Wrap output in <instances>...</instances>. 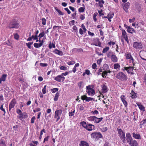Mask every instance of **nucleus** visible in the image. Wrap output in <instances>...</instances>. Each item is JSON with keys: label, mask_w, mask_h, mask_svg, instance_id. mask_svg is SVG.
<instances>
[{"label": "nucleus", "mask_w": 146, "mask_h": 146, "mask_svg": "<svg viewBox=\"0 0 146 146\" xmlns=\"http://www.w3.org/2000/svg\"><path fill=\"white\" fill-rule=\"evenodd\" d=\"M19 26V23L17 21H12L9 23V27L10 29L17 28Z\"/></svg>", "instance_id": "5"}, {"label": "nucleus", "mask_w": 146, "mask_h": 146, "mask_svg": "<svg viewBox=\"0 0 146 146\" xmlns=\"http://www.w3.org/2000/svg\"><path fill=\"white\" fill-rule=\"evenodd\" d=\"M14 38L16 40H18L19 38V35L17 33L14 34Z\"/></svg>", "instance_id": "37"}, {"label": "nucleus", "mask_w": 146, "mask_h": 146, "mask_svg": "<svg viewBox=\"0 0 146 146\" xmlns=\"http://www.w3.org/2000/svg\"><path fill=\"white\" fill-rule=\"evenodd\" d=\"M124 26L127 29V31L130 33L133 34L134 33H135V31L134 29L131 28L129 26H128L126 25H124Z\"/></svg>", "instance_id": "15"}, {"label": "nucleus", "mask_w": 146, "mask_h": 146, "mask_svg": "<svg viewBox=\"0 0 146 146\" xmlns=\"http://www.w3.org/2000/svg\"><path fill=\"white\" fill-rule=\"evenodd\" d=\"M6 44L9 46H11V47L13 48L12 44L11 43L10 41L8 40L7 42H6Z\"/></svg>", "instance_id": "47"}, {"label": "nucleus", "mask_w": 146, "mask_h": 146, "mask_svg": "<svg viewBox=\"0 0 146 146\" xmlns=\"http://www.w3.org/2000/svg\"><path fill=\"white\" fill-rule=\"evenodd\" d=\"M16 111L17 113L19 115V118H21L23 117V114L21 110L19 109H17Z\"/></svg>", "instance_id": "24"}, {"label": "nucleus", "mask_w": 146, "mask_h": 146, "mask_svg": "<svg viewBox=\"0 0 146 146\" xmlns=\"http://www.w3.org/2000/svg\"><path fill=\"white\" fill-rule=\"evenodd\" d=\"M75 112V110L73 111L69 112V115L70 116H72L74 115Z\"/></svg>", "instance_id": "51"}, {"label": "nucleus", "mask_w": 146, "mask_h": 146, "mask_svg": "<svg viewBox=\"0 0 146 146\" xmlns=\"http://www.w3.org/2000/svg\"><path fill=\"white\" fill-rule=\"evenodd\" d=\"M125 56L126 58L129 60V63H133L134 60L130 53H126L125 54Z\"/></svg>", "instance_id": "9"}, {"label": "nucleus", "mask_w": 146, "mask_h": 146, "mask_svg": "<svg viewBox=\"0 0 146 146\" xmlns=\"http://www.w3.org/2000/svg\"><path fill=\"white\" fill-rule=\"evenodd\" d=\"M65 79V77L61 74L60 75L54 78V80L57 82H60L64 81Z\"/></svg>", "instance_id": "12"}, {"label": "nucleus", "mask_w": 146, "mask_h": 146, "mask_svg": "<svg viewBox=\"0 0 146 146\" xmlns=\"http://www.w3.org/2000/svg\"><path fill=\"white\" fill-rule=\"evenodd\" d=\"M110 72H111L109 70H108L107 71H103L102 73V77H103V78L104 77H106L105 76H107L108 75L107 74L108 73H110Z\"/></svg>", "instance_id": "23"}, {"label": "nucleus", "mask_w": 146, "mask_h": 146, "mask_svg": "<svg viewBox=\"0 0 146 146\" xmlns=\"http://www.w3.org/2000/svg\"><path fill=\"white\" fill-rule=\"evenodd\" d=\"M62 110H56L55 111L54 117L57 118L56 121H58L60 119V115H61Z\"/></svg>", "instance_id": "8"}, {"label": "nucleus", "mask_w": 146, "mask_h": 146, "mask_svg": "<svg viewBox=\"0 0 146 146\" xmlns=\"http://www.w3.org/2000/svg\"><path fill=\"white\" fill-rule=\"evenodd\" d=\"M114 14L112 13H110L108 15V17L110 19L112 18L114 16Z\"/></svg>", "instance_id": "33"}, {"label": "nucleus", "mask_w": 146, "mask_h": 146, "mask_svg": "<svg viewBox=\"0 0 146 146\" xmlns=\"http://www.w3.org/2000/svg\"><path fill=\"white\" fill-rule=\"evenodd\" d=\"M109 49V48L108 47H106L104 48L102 51L103 53H105L108 51Z\"/></svg>", "instance_id": "38"}, {"label": "nucleus", "mask_w": 146, "mask_h": 146, "mask_svg": "<svg viewBox=\"0 0 146 146\" xmlns=\"http://www.w3.org/2000/svg\"><path fill=\"white\" fill-rule=\"evenodd\" d=\"M133 46L137 49H141L143 48V45L141 43L137 42H135L133 43Z\"/></svg>", "instance_id": "6"}, {"label": "nucleus", "mask_w": 146, "mask_h": 146, "mask_svg": "<svg viewBox=\"0 0 146 146\" xmlns=\"http://www.w3.org/2000/svg\"><path fill=\"white\" fill-rule=\"evenodd\" d=\"M86 92L89 95L93 96L95 94V91L92 89L91 85H89L86 86Z\"/></svg>", "instance_id": "3"}, {"label": "nucleus", "mask_w": 146, "mask_h": 146, "mask_svg": "<svg viewBox=\"0 0 146 146\" xmlns=\"http://www.w3.org/2000/svg\"><path fill=\"white\" fill-rule=\"evenodd\" d=\"M44 35L45 33L43 31L40 33L38 36V37H39L40 38H41L43 37L44 36Z\"/></svg>", "instance_id": "43"}, {"label": "nucleus", "mask_w": 146, "mask_h": 146, "mask_svg": "<svg viewBox=\"0 0 146 146\" xmlns=\"http://www.w3.org/2000/svg\"><path fill=\"white\" fill-rule=\"evenodd\" d=\"M0 146H6L5 142L3 140H1L0 142Z\"/></svg>", "instance_id": "35"}, {"label": "nucleus", "mask_w": 146, "mask_h": 146, "mask_svg": "<svg viewBox=\"0 0 146 146\" xmlns=\"http://www.w3.org/2000/svg\"><path fill=\"white\" fill-rule=\"evenodd\" d=\"M32 38H33L34 40H36L38 39V36L37 35H35V36L32 35Z\"/></svg>", "instance_id": "60"}, {"label": "nucleus", "mask_w": 146, "mask_h": 146, "mask_svg": "<svg viewBox=\"0 0 146 146\" xmlns=\"http://www.w3.org/2000/svg\"><path fill=\"white\" fill-rule=\"evenodd\" d=\"M130 94H131V97L133 98H134L136 96V94L132 90L131 91V93Z\"/></svg>", "instance_id": "36"}, {"label": "nucleus", "mask_w": 146, "mask_h": 146, "mask_svg": "<svg viewBox=\"0 0 146 146\" xmlns=\"http://www.w3.org/2000/svg\"><path fill=\"white\" fill-rule=\"evenodd\" d=\"M33 42H29L28 43H26V45L27 46L28 48L29 49L31 48V45L33 44Z\"/></svg>", "instance_id": "42"}, {"label": "nucleus", "mask_w": 146, "mask_h": 146, "mask_svg": "<svg viewBox=\"0 0 146 146\" xmlns=\"http://www.w3.org/2000/svg\"><path fill=\"white\" fill-rule=\"evenodd\" d=\"M80 146H89L88 143L84 141H81L80 144Z\"/></svg>", "instance_id": "26"}, {"label": "nucleus", "mask_w": 146, "mask_h": 146, "mask_svg": "<svg viewBox=\"0 0 146 146\" xmlns=\"http://www.w3.org/2000/svg\"><path fill=\"white\" fill-rule=\"evenodd\" d=\"M146 123V119L143 120L140 123L141 125H143L145 124Z\"/></svg>", "instance_id": "63"}, {"label": "nucleus", "mask_w": 146, "mask_h": 146, "mask_svg": "<svg viewBox=\"0 0 146 146\" xmlns=\"http://www.w3.org/2000/svg\"><path fill=\"white\" fill-rule=\"evenodd\" d=\"M98 15L97 13H95L93 15V19L94 21L96 22L97 21V19L96 18V16Z\"/></svg>", "instance_id": "40"}, {"label": "nucleus", "mask_w": 146, "mask_h": 146, "mask_svg": "<svg viewBox=\"0 0 146 146\" xmlns=\"http://www.w3.org/2000/svg\"><path fill=\"white\" fill-rule=\"evenodd\" d=\"M93 100V98L90 97H88L87 96L86 101V102H89L90 101H92V100Z\"/></svg>", "instance_id": "48"}, {"label": "nucleus", "mask_w": 146, "mask_h": 146, "mask_svg": "<svg viewBox=\"0 0 146 146\" xmlns=\"http://www.w3.org/2000/svg\"><path fill=\"white\" fill-rule=\"evenodd\" d=\"M7 76V75L6 74H3L1 78V81H5V80Z\"/></svg>", "instance_id": "29"}, {"label": "nucleus", "mask_w": 146, "mask_h": 146, "mask_svg": "<svg viewBox=\"0 0 146 146\" xmlns=\"http://www.w3.org/2000/svg\"><path fill=\"white\" fill-rule=\"evenodd\" d=\"M60 68L61 70H67V68L65 66H61L60 67Z\"/></svg>", "instance_id": "53"}, {"label": "nucleus", "mask_w": 146, "mask_h": 146, "mask_svg": "<svg viewBox=\"0 0 146 146\" xmlns=\"http://www.w3.org/2000/svg\"><path fill=\"white\" fill-rule=\"evenodd\" d=\"M40 65L42 67H45L48 66V64L47 63H40Z\"/></svg>", "instance_id": "49"}, {"label": "nucleus", "mask_w": 146, "mask_h": 146, "mask_svg": "<svg viewBox=\"0 0 146 146\" xmlns=\"http://www.w3.org/2000/svg\"><path fill=\"white\" fill-rule=\"evenodd\" d=\"M67 64L69 65H73L75 63V62L74 61H71L68 62Z\"/></svg>", "instance_id": "58"}, {"label": "nucleus", "mask_w": 146, "mask_h": 146, "mask_svg": "<svg viewBox=\"0 0 146 146\" xmlns=\"http://www.w3.org/2000/svg\"><path fill=\"white\" fill-rule=\"evenodd\" d=\"M43 40H42V42L40 43L39 44L35 43L34 44V46L35 48H38L41 47L43 45Z\"/></svg>", "instance_id": "22"}, {"label": "nucleus", "mask_w": 146, "mask_h": 146, "mask_svg": "<svg viewBox=\"0 0 146 146\" xmlns=\"http://www.w3.org/2000/svg\"><path fill=\"white\" fill-rule=\"evenodd\" d=\"M120 98L123 104L125 107H126L127 106V102L125 100L126 98L124 95H123L121 96Z\"/></svg>", "instance_id": "17"}, {"label": "nucleus", "mask_w": 146, "mask_h": 146, "mask_svg": "<svg viewBox=\"0 0 146 146\" xmlns=\"http://www.w3.org/2000/svg\"><path fill=\"white\" fill-rule=\"evenodd\" d=\"M74 21L72 20L69 23V24L70 25H73L74 24Z\"/></svg>", "instance_id": "61"}, {"label": "nucleus", "mask_w": 146, "mask_h": 146, "mask_svg": "<svg viewBox=\"0 0 146 146\" xmlns=\"http://www.w3.org/2000/svg\"><path fill=\"white\" fill-rule=\"evenodd\" d=\"M85 8L83 7H81L79 9L78 11L82 13L84 12Z\"/></svg>", "instance_id": "45"}, {"label": "nucleus", "mask_w": 146, "mask_h": 146, "mask_svg": "<svg viewBox=\"0 0 146 146\" xmlns=\"http://www.w3.org/2000/svg\"><path fill=\"white\" fill-rule=\"evenodd\" d=\"M35 119V117H33L31 118V123H34Z\"/></svg>", "instance_id": "62"}, {"label": "nucleus", "mask_w": 146, "mask_h": 146, "mask_svg": "<svg viewBox=\"0 0 146 146\" xmlns=\"http://www.w3.org/2000/svg\"><path fill=\"white\" fill-rule=\"evenodd\" d=\"M77 107L79 108L80 110H83L84 109V108L83 105L80 104H79L77 105Z\"/></svg>", "instance_id": "34"}, {"label": "nucleus", "mask_w": 146, "mask_h": 146, "mask_svg": "<svg viewBox=\"0 0 146 146\" xmlns=\"http://www.w3.org/2000/svg\"><path fill=\"white\" fill-rule=\"evenodd\" d=\"M64 9L65 11H67L68 13L69 14H70L71 12L69 10V9L67 8H66Z\"/></svg>", "instance_id": "64"}, {"label": "nucleus", "mask_w": 146, "mask_h": 146, "mask_svg": "<svg viewBox=\"0 0 146 146\" xmlns=\"http://www.w3.org/2000/svg\"><path fill=\"white\" fill-rule=\"evenodd\" d=\"M46 85L44 86V88L42 89V93L43 94H46Z\"/></svg>", "instance_id": "41"}, {"label": "nucleus", "mask_w": 146, "mask_h": 146, "mask_svg": "<svg viewBox=\"0 0 146 146\" xmlns=\"http://www.w3.org/2000/svg\"><path fill=\"white\" fill-rule=\"evenodd\" d=\"M3 105H2L0 107V109L4 112V113L5 114L6 113L5 109L3 108Z\"/></svg>", "instance_id": "50"}, {"label": "nucleus", "mask_w": 146, "mask_h": 146, "mask_svg": "<svg viewBox=\"0 0 146 146\" xmlns=\"http://www.w3.org/2000/svg\"><path fill=\"white\" fill-rule=\"evenodd\" d=\"M102 59H100L98 60H97V63L98 64H100L102 61Z\"/></svg>", "instance_id": "57"}, {"label": "nucleus", "mask_w": 146, "mask_h": 146, "mask_svg": "<svg viewBox=\"0 0 146 146\" xmlns=\"http://www.w3.org/2000/svg\"><path fill=\"white\" fill-rule=\"evenodd\" d=\"M130 3L129 2H127L122 5L123 7V10L126 12H128V9L129 7Z\"/></svg>", "instance_id": "14"}, {"label": "nucleus", "mask_w": 146, "mask_h": 146, "mask_svg": "<svg viewBox=\"0 0 146 146\" xmlns=\"http://www.w3.org/2000/svg\"><path fill=\"white\" fill-rule=\"evenodd\" d=\"M102 90L103 93H106L108 91L106 86L105 85H103V86L102 87Z\"/></svg>", "instance_id": "28"}, {"label": "nucleus", "mask_w": 146, "mask_h": 146, "mask_svg": "<svg viewBox=\"0 0 146 146\" xmlns=\"http://www.w3.org/2000/svg\"><path fill=\"white\" fill-rule=\"evenodd\" d=\"M97 67L96 64L95 63H94L93 64L92 66V68L93 69H95Z\"/></svg>", "instance_id": "55"}, {"label": "nucleus", "mask_w": 146, "mask_h": 146, "mask_svg": "<svg viewBox=\"0 0 146 146\" xmlns=\"http://www.w3.org/2000/svg\"><path fill=\"white\" fill-rule=\"evenodd\" d=\"M111 60L114 62H117L118 58L115 55L112 54L111 56Z\"/></svg>", "instance_id": "21"}, {"label": "nucleus", "mask_w": 146, "mask_h": 146, "mask_svg": "<svg viewBox=\"0 0 146 146\" xmlns=\"http://www.w3.org/2000/svg\"><path fill=\"white\" fill-rule=\"evenodd\" d=\"M117 78L121 80L127 79V77L123 72H120L118 73L116 76Z\"/></svg>", "instance_id": "7"}, {"label": "nucleus", "mask_w": 146, "mask_h": 146, "mask_svg": "<svg viewBox=\"0 0 146 146\" xmlns=\"http://www.w3.org/2000/svg\"><path fill=\"white\" fill-rule=\"evenodd\" d=\"M55 9L56 11L58 13L59 15H63V13L61 11H60L57 9L55 8Z\"/></svg>", "instance_id": "46"}, {"label": "nucleus", "mask_w": 146, "mask_h": 146, "mask_svg": "<svg viewBox=\"0 0 146 146\" xmlns=\"http://www.w3.org/2000/svg\"><path fill=\"white\" fill-rule=\"evenodd\" d=\"M102 11L103 10L102 9H101L100 11L99 10L98 11V12L100 16H102L104 15V13H102Z\"/></svg>", "instance_id": "54"}, {"label": "nucleus", "mask_w": 146, "mask_h": 146, "mask_svg": "<svg viewBox=\"0 0 146 146\" xmlns=\"http://www.w3.org/2000/svg\"><path fill=\"white\" fill-rule=\"evenodd\" d=\"M42 24L43 25H45L46 24V20L44 18H42L41 19Z\"/></svg>", "instance_id": "44"}, {"label": "nucleus", "mask_w": 146, "mask_h": 146, "mask_svg": "<svg viewBox=\"0 0 146 146\" xmlns=\"http://www.w3.org/2000/svg\"><path fill=\"white\" fill-rule=\"evenodd\" d=\"M124 69L129 74L131 73L132 74H133L132 72L133 71V70L134 69V67H124Z\"/></svg>", "instance_id": "16"}, {"label": "nucleus", "mask_w": 146, "mask_h": 146, "mask_svg": "<svg viewBox=\"0 0 146 146\" xmlns=\"http://www.w3.org/2000/svg\"><path fill=\"white\" fill-rule=\"evenodd\" d=\"M122 37L126 40L128 44L129 43V40L128 38V36L127 35V33L124 30H122Z\"/></svg>", "instance_id": "11"}, {"label": "nucleus", "mask_w": 146, "mask_h": 146, "mask_svg": "<svg viewBox=\"0 0 146 146\" xmlns=\"http://www.w3.org/2000/svg\"><path fill=\"white\" fill-rule=\"evenodd\" d=\"M88 119L90 121H93L94 123H98L102 121L103 118H98L95 116H91L89 117Z\"/></svg>", "instance_id": "4"}, {"label": "nucleus", "mask_w": 146, "mask_h": 146, "mask_svg": "<svg viewBox=\"0 0 146 146\" xmlns=\"http://www.w3.org/2000/svg\"><path fill=\"white\" fill-rule=\"evenodd\" d=\"M137 105L138 106L139 109L143 111H144L145 108L141 104L139 103L137 104Z\"/></svg>", "instance_id": "27"}, {"label": "nucleus", "mask_w": 146, "mask_h": 146, "mask_svg": "<svg viewBox=\"0 0 146 146\" xmlns=\"http://www.w3.org/2000/svg\"><path fill=\"white\" fill-rule=\"evenodd\" d=\"M91 135L92 138L99 139L101 138L102 137V135L100 133H92Z\"/></svg>", "instance_id": "10"}, {"label": "nucleus", "mask_w": 146, "mask_h": 146, "mask_svg": "<svg viewBox=\"0 0 146 146\" xmlns=\"http://www.w3.org/2000/svg\"><path fill=\"white\" fill-rule=\"evenodd\" d=\"M114 68L115 69L119 70L120 68V65L118 63H116L113 65Z\"/></svg>", "instance_id": "25"}, {"label": "nucleus", "mask_w": 146, "mask_h": 146, "mask_svg": "<svg viewBox=\"0 0 146 146\" xmlns=\"http://www.w3.org/2000/svg\"><path fill=\"white\" fill-rule=\"evenodd\" d=\"M16 104V101L15 99H13L9 105V110L13 108Z\"/></svg>", "instance_id": "18"}, {"label": "nucleus", "mask_w": 146, "mask_h": 146, "mask_svg": "<svg viewBox=\"0 0 146 146\" xmlns=\"http://www.w3.org/2000/svg\"><path fill=\"white\" fill-rule=\"evenodd\" d=\"M119 137L120 138L122 139H124L125 137V133L123 132L122 130L121 129H117Z\"/></svg>", "instance_id": "13"}, {"label": "nucleus", "mask_w": 146, "mask_h": 146, "mask_svg": "<svg viewBox=\"0 0 146 146\" xmlns=\"http://www.w3.org/2000/svg\"><path fill=\"white\" fill-rule=\"evenodd\" d=\"M82 28L84 31V32L85 33L86 31V29L85 26H84L83 24H82Z\"/></svg>", "instance_id": "59"}, {"label": "nucleus", "mask_w": 146, "mask_h": 146, "mask_svg": "<svg viewBox=\"0 0 146 146\" xmlns=\"http://www.w3.org/2000/svg\"><path fill=\"white\" fill-rule=\"evenodd\" d=\"M78 86L80 88L82 89L84 87V85L82 82H80L78 83Z\"/></svg>", "instance_id": "31"}, {"label": "nucleus", "mask_w": 146, "mask_h": 146, "mask_svg": "<svg viewBox=\"0 0 146 146\" xmlns=\"http://www.w3.org/2000/svg\"><path fill=\"white\" fill-rule=\"evenodd\" d=\"M132 134L133 137L135 139H141V137L139 134L133 133Z\"/></svg>", "instance_id": "19"}, {"label": "nucleus", "mask_w": 146, "mask_h": 146, "mask_svg": "<svg viewBox=\"0 0 146 146\" xmlns=\"http://www.w3.org/2000/svg\"><path fill=\"white\" fill-rule=\"evenodd\" d=\"M53 52L55 54H57L60 56H62L64 54L61 51H60L58 49L55 50Z\"/></svg>", "instance_id": "20"}, {"label": "nucleus", "mask_w": 146, "mask_h": 146, "mask_svg": "<svg viewBox=\"0 0 146 146\" xmlns=\"http://www.w3.org/2000/svg\"><path fill=\"white\" fill-rule=\"evenodd\" d=\"M126 140L127 142L131 146H138V143L135 140H133L130 133L126 134Z\"/></svg>", "instance_id": "1"}, {"label": "nucleus", "mask_w": 146, "mask_h": 146, "mask_svg": "<svg viewBox=\"0 0 146 146\" xmlns=\"http://www.w3.org/2000/svg\"><path fill=\"white\" fill-rule=\"evenodd\" d=\"M87 96L86 95H84L81 97V99L83 100H86Z\"/></svg>", "instance_id": "52"}, {"label": "nucleus", "mask_w": 146, "mask_h": 146, "mask_svg": "<svg viewBox=\"0 0 146 146\" xmlns=\"http://www.w3.org/2000/svg\"><path fill=\"white\" fill-rule=\"evenodd\" d=\"M112 53L111 52H109L107 54V56L108 57H110L111 55H112Z\"/></svg>", "instance_id": "56"}, {"label": "nucleus", "mask_w": 146, "mask_h": 146, "mask_svg": "<svg viewBox=\"0 0 146 146\" xmlns=\"http://www.w3.org/2000/svg\"><path fill=\"white\" fill-rule=\"evenodd\" d=\"M59 95V93L58 92H57L54 98V100L55 101H56L58 100V98Z\"/></svg>", "instance_id": "32"}, {"label": "nucleus", "mask_w": 146, "mask_h": 146, "mask_svg": "<svg viewBox=\"0 0 146 146\" xmlns=\"http://www.w3.org/2000/svg\"><path fill=\"white\" fill-rule=\"evenodd\" d=\"M58 89L56 88H54L53 89H51V90L52 92V93H55L56 92L58 91Z\"/></svg>", "instance_id": "39"}, {"label": "nucleus", "mask_w": 146, "mask_h": 146, "mask_svg": "<svg viewBox=\"0 0 146 146\" xmlns=\"http://www.w3.org/2000/svg\"><path fill=\"white\" fill-rule=\"evenodd\" d=\"M105 3L104 0H101L99 2V6L100 7H103V4Z\"/></svg>", "instance_id": "30"}, {"label": "nucleus", "mask_w": 146, "mask_h": 146, "mask_svg": "<svg viewBox=\"0 0 146 146\" xmlns=\"http://www.w3.org/2000/svg\"><path fill=\"white\" fill-rule=\"evenodd\" d=\"M81 124L83 127L89 131H92L94 126L92 124H87L86 122L84 121L81 122Z\"/></svg>", "instance_id": "2"}]
</instances>
